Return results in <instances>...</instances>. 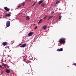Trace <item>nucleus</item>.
I'll list each match as a JSON object with an SVG mask.
<instances>
[{
    "label": "nucleus",
    "mask_w": 76,
    "mask_h": 76,
    "mask_svg": "<svg viewBox=\"0 0 76 76\" xmlns=\"http://www.w3.org/2000/svg\"><path fill=\"white\" fill-rule=\"evenodd\" d=\"M66 39L64 38H61L59 41V42L60 44H63V43H65V40Z\"/></svg>",
    "instance_id": "nucleus-1"
},
{
    "label": "nucleus",
    "mask_w": 76,
    "mask_h": 76,
    "mask_svg": "<svg viewBox=\"0 0 76 76\" xmlns=\"http://www.w3.org/2000/svg\"><path fill=\"white\" fill-rule=\"evenodd\" d=\"M10 21H9L7 22L6 23V25L7 27H9L10 26Z\"/></svg>",
    "instance_id": "nucleus-2"
},
{
    "label": "nucleus",
    "mask_w": 76,
    "mask_h": 76,
    "mask_svg": "<svg viewBox=\"0 0 76 76\" xmlns=\"http://www.w3.org/2000/svg\"><path fill=\"white\" fill-rule=\"evenodd\" d=\"M33 34H34V32H30L28 34V37H31L32 36Z\"/></svg>",
    "instance_id": "nucleus-3"
},
{
    "label": "nucleus",
    "mask_w": 76,
    "mask_h": 76,
    "mask_svg": "<svg viewBox=\"0 0 76 76\" xmlns=\"http://www.w3.org/2000/svg\"><path fill=\"white\" fill-rule=\"evenodd\" d=\"M26 45V44L25 43L24 44H23L22 45L20 46V47L21 48H24Z\"/></svg>",
    "instance_id": "nucleus-4"
},
{
    "label": "nucleus",
    "mask_w": 76,
    "mask_h": 76,
    "mask_svg": "<svg viewBox=\"0 0 76 76\" xmlns=\"http://www.w3.org/2000/svg\"><path fill=\"white\" fill-rule=\"evenodd\" d=\"M4 9L6 10V11H9L10 10V9L8 8L7 7H5L4 8Z\"/></svg>",
    "instance_id": "nucleus-5"
},
{
    "label": "nucleus",
    "mask_w": 76,
    "mask_h": 76,
    "mask_svg": "<svg viewBox=\"0 0 76 76\" xmlns=\"http://www.w3.org/2000/svg\"><path fill=\"white\" fill-rule=\"evenodd\" d=\"M7 43L6 42H4L2 43V45H4V46H5L7 45Z\"/></svg>",
    "instance_id": "nucleus-6"
},
{
    "label": "nucleus",
    "mask_w": 76,
    "mask_h": 76,
    "mask_svg": "<svg viewBox=\"0 0 76 76\" xmlns=\"http://www.w3.org/2000/svg\"><path fill=\"white\" fill-rule=\"evenodd\" d=\"M63 49L62 48H61V49H58L57 50V51H63Z\"/></svg>",
    "instance_id": "nucleus-7"
},
{
    "label": "nucleus",
    "mask_w": 76,
    "mask_h": 76,
    "mask_svg": "<svg viewBox=\"0 0 76 76\" xmlns=\"http://www.w3.org/2000/svg\"><path fill=\"white\" fill-rule=\"evenodd\" d=\"M5 72L6 73H10V71L7 69L6 70Z\"/></svg>",
    "instance_id": "nucleus-8"
},
{
    "label": "nucleus",
    "mask_w": 76,
    "mask_h": 76,
    "mask_svg": "<svg viewBox=\"0 0 76 76\" xmlns=\"http://www.w3.org/2000/svg\"><path fill=\"white\" fill-rule=\"evenodd\" d=\"M41 6L42 7H45V4L44 3H42L41 5Z\"/></svg>",
    "instance_id": "nucleus-9"
},
{
    "label": "nucleus",
    "mask_w": 76,
    "mask_h": 76,
    "mask_svg": "<svg viewBox=\"0 0 76 76\" xmlns=\"http://www.w3.org/2000/svg\"><path fill=\"white\" fill-rule=\"evenodd\" d=\"M10 16H11V15H10V14H8L6 15H5V17H7V16L8 17H9Z\"/></svg>",
    "instance_id": "nucleus-10"
},
{
    "label": "nucleus",
    "mask_w": 76,
    "mask_h": 76,
    "mask_svg": "<svg viewBox=\"0 0 76 76\" xmlns=\"http://www.w3.org/2000/svg\"><path fill=\"white\" fill-rule=\"evenodd\" d=\"M26 19L27 20H29V19H30V18H29V16H27L26 18Z\"/></svg>",
    "instance_id": "nucleus-11"
},
{
    "label": "nucleus",
    "mask_w": 76,
    "mask_h": 76,
    "mask_svg": "<svg viewBox=\"0 0 76 76\" xmlns=\"http://www.w3.org/2000/svg\"><path fill=\"white\" fill-rule=\"evenodd\" d=\"M42 19H40L38 23V24H40V23H42Z\"/></svg>",
    "instance_id": "nucleus-12"
},
{
    "label": "nucleus",
    "mask_w": 76,
    "mask_h": 76,
    "mask_svg": "<svg viewBox=\"0 0 76 76\" xmlns=\"http://www.w3.org/2000/svg\"><path fill=\"white\" fill-rule=\"evenodd\" d=\"M25 2H24L23 3H21L20 4V5L21 6H24V5H25Z\"/></svg>",
    "instance_id": "nucleus-13"
},
{
    "label": "nucleus",
    "mask_w": 76,
    "mask_h": 76,
    "mask_svg": "<svg viewBox=\"0 0 76 76\" xmlns=\"http://www.w3.org/2000/svg\"><path fill=\"white\" fill-rule=\"evenodd\" d=\"M43 2V1H39V4H41V3H42Z\"/></svg>",
    "instance_id": "nucleus-14"
},
{
    "label": "nucleus",
    "mask_w": 76,
    "mask_h": 76,
    "mask_svg": "<svg viewBox=\"0 0 76 76\" xmlns=\"http://www.w3.org/2000/svg\"><path fill=\"white\" fill-rule=\"evenodd\" d=\"M60 2V1H58L56 2V4H58V3H59Z\"/></svg>",
    "instance_id": "nucleus-15"
},
{
    "label": "nucleus",
    "mask_w": 76,
    "mask_h": 76,
    "mask_svg": "<svg viewBox=\"0 0 76 76\" xmlns=\"http://www.w3.org/2000/svg\"><path fill=\"white\" fill-rule=\"evenodd\" d=\"M53 18V16H50L48 18V20H49V19H50L51 18Z\"/></svg>",
    "instance_id": "nucleus-16"
},
{
    "label": "nucleus",
    "mask_w": 76,
    "mask_h": 76,
    "mask_svg": "<svg viewBox=\"0 0 76 76\" xmlns=\"http://www.w3.org/2000/svg\"><path fill=\"white\" fill-rule=\"evenodd\" d=\"M59 20H61V16H60L59 17Z\"/></svg>",
    "instance_id": "nucleus-17"
},
{
    "label": "nucleus",
    "mask_w": 76,
    "mask_h": 76,
    "mask_svg": "<svg viewBox=\"0 0 76 76\" xmlns=\"http://www.w3.org/2000/svg\"><path fill=\"white\" fill-rule=\"evenodd\" d=\"M46 27L47 26H45L43 27V29H46Z\"/></svg>",
    "instance_id": "nucleus-18"
},
{
    "label": "nucleus",
    "mask_w": 76,
    "mask_h": 76,
    "mask_svg": "<svg viewBox=\"0 0 76 76\" xmlns=\"http://www.w3.org/2000/svg\"><path fill=\"white\" fill-rule=\"evenodd\" d=\"M21 5H19L18 6V9H19V8H20V7H21Z\"/></svg>",
    "instance_id": "nucleus-19"
},
{
    "label": "nucleus",
    "mask_w": 76,
    "mask_h": 76,
    "mask_svg": "<svg viewBox=\"0 0 76 76\" xmlns=\"http://www.w3.org/2000/svg\"><path fill=\"white\" fill-rule=\"evenodd\" d=\"M36 3V2H35L34 3V4L32 5V6H34V5Z\"/></svg>",
    "instance_id": "nucleus-20"
},
{
    "label": "nucleus",
    "mask_w": 76,
    "mask_h": 76,
    "mask_svg": "<svg viewBox=\"0 0 76 76\" xmlns=\"http://www.w3.org/2000/svg\"><path fill=\"white\" fill-rule=\"evenodd\" d=\"M51 13L52 15H53V13H54V11H52V12H51Z\"/></svg>",
    "instance_id": "nucleus-21"
},
{
    "label": "nucleus",
    "mask_w": 76,
    "mask_h": 76,
    "mask_svg": "<svg viewBox=\"0 0 76 76\" xmlns=\"http://www.w3.org/2000/svg\"><path fill=\"white\" fill-rule=\"evenodd\" d=\"M46 18H47V16H45L44 18H43V19H46Z\"/></svg>",
    "instance_id": "nucleus-22"
},
{
    "label": "nucleus",
    "mask_w": 76,
    "mask_h": 76,
    "mask_svg": "<svg viewBox=\"0 0 76 76\" xmlns=\"http://www.w3.org/2000/svg\"><path fill=\"white\" fill-rule=\"evenodd\" d=\"M73 65H74V66H76V63L73 64Z\"/></svg>",
    "instance_id": "nucleus-23"
},
{
    "label": "nucleus",
    "mask_w": 76,
    "mask_h": 76,
    "mask_svg": "<svg viewBox=\"0 0 76 76\" xmlns=\"http://www.w3.org/2000/svg\"><path fill=\"white\" fill-rule=\"evenodd\" d=\"M37 26H36L34 28V29H37Z\"/></svg>",
    "instance_id": "nucleus-24"
},
{
    "label": "nucleus",
    "mask_w": 76,
    "mask_h": 76,
    "mask_svg": "<svg viewBox=\"0 0 76 76\" xmlns=\"http://www.w3.org/2000/svg\"><path fill=\"white\" fill-rule=\"evenodd\" d=\"M2 67H3L1 65H0V68H2Z\"/></svg>",
    "instance_id": "nucleus-25"
},
{
    "label": "nucleus",
    "mask_w": 76,
    "mask_h": 76,
    "mask_svg": "<svg viewBox=\"0 0 76 76\" xmlns=\"http://www.w3.org/2000/svg\"><path fill=\"white\" fill-rule=\"evenodd\" d=\"M22 45V44H20L18 45V46H20V45Z\"/></svg>",
    "instance_id": "nucleus-26"
},
{
    "label": "nucleus",
    "mask_w": 76,
    "mask_h": 76,
    "mask_svg": "<svg viewBox=\"0 0 76 76\" xmlns=\"http://www.w3.org/2000/svg\"><path fill=\"white\" fill-rule=\"evenodd\" d=\"M6 60H5V61H4V62H6Z\"/></svg>",
    "instance_id": "nucleus-27"
},
{
    "label": "nucleus",
    "mask_w": 76,
    "mask_h": 76,
    "mask_svg": "<svg viewBox=\"0 0 76 76\" xmlns=\"http://www.w3.org/2000/svg\"><path fill=\"white\" fill-rule=\"evenodd\" d=\"M4 66H6V64H4Z\"/></svg>",
    "instance_id": "nucleus-28"
},
{
    "label": "nucleus",
    "mask_w": 76,
    "mask_h": 76,
    "mask_svg": "<svg viewBox=\"0 0 76 76\" xmlns=\"http://www.w3.org/2000/svg\"><path fill=\"white\" fill-rule=\"evenodd\" d=\"M4 64V63H3V64Z\"/></svg>",
    "instance_id": "nucleus-29"
},
{
    "label": "nucleus",
    "mask_w": 76,
    "mask_h": 76,
    "mask_svg": "<svg viewBox=\"0 0 76 76\" xmlns=\"http://www.w3.org/2000/svg\"><path fill=\"white\" fill-rule=\"evenodd\" d=\"M26 63H27V62H26Z\"/></svg>",
    "instance_id": "nucleus-30"
},
{
    "label": "nucleus",
    "mask_w": 76,
    "mask_h": 76,
    "mask_svg": "<svg viewBox=\"0 0 76 76\" xmlns=\"http://www.w3.org/2000/svg\"><path fill=\"white\" fill-rule=\"evenodd\" d=\"M61 0L62 1V0Z\"/></svg>",
    "instance_id": "nucleus-31"
}]
</instances>
